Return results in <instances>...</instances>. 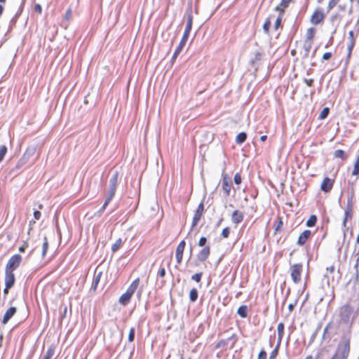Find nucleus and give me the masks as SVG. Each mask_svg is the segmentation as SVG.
Returning <instances> with one entry per match:
<instances>
[{"label": "nucleus", "instance_id": "nucleus-6", "mask_svg": "<svg viewBox=\"0 0 359 359\" xmlns=\"http://www.w3.org/2000/svg\"><path fill=\"white\" fill-rule=\"evenodd\" d=\"M352 313L353 309L350 306L345 305L342 306L340 309L341 320L344 323H348L350 320Z\"/></svg>", "mask_w": 359, "mask_h": 359}, {"label": "nucleus", "instance_id": "nucleus-9", "mask_svg": "<svg viewBox=\"0 0 359 359\" xmlns=\"http://www.w3.org/2000/svg\"><path fill=\"white\" fill-rule=\"evenodd\" d=\"M231 187L232 182L231 181V179L227 177L226 175L224 176L222 180V188L225 196H227L230 194Z\"/></svg>", "mask_w": 359, "mask_h": 359}, {"label": "nucleus", "instance_id": "nucleus-24", "mask_svg": "<svg viewBox=\"0 0 359 359\" xmlns=\"http://www.w3.org/2000/svg\"><path fill=\"white\" fill-rule=\"evenodd\" d=\"M247 138V134L244 132L238 134L236 138V142L238 144H243Z\"/></svg>", "mask_w": 359, "mask_h": 359}, {"label": "nucleus", "instance_id": "nucleus-63", "mask_svg": "<svg viewBox=\"0 0 359 359\" xmlns=\"http://www.w3.org/2000/svg\"><path fill=\"white\" fill-rule=\"evenodd\" d=\"M26 248H27V245H26V244H25V245H23L22 246H21V247L19 248V250H20V252H24Z\"/></svg>", "mask_w": 359, "mask_h": 359}, {"label": "nucleus", "instance_id": "nucleus-48", "mask_svg": "<svg viewBox=\"0 0 359 359\" xmlns=\"http://www.w3.org/2000/svg\"><path fill=\"white\" fill-rule=\"evenodd\" d=\"M229 233H230V230H229V227H226L224 228L222 231V236L226 238L229 237Z\"/></svg>", "mask_w": 359, "mask_h": 359}, {"label": "nucleus", "instance_id": "nucleus-22", "mask_svg": "<svg viewBox=\"0 0 359 359\" xmlns=\"http://www.w3.org/2000/svg\"><path fill=\"white\" fill-rule=\"evenodd\" d=\"M237 313L241 318H246L248 316V306L246 305H242L239 306L237 311Z\"/></svg>", "mask_w": 359, "mask_h": 359}, {"label": "nucleus", "instance_id": "nucleus-16", "mask_svg": "<svg viewBox=\"0 0 359 359\" xmlns=\"http://www.w3.org/2000/svg\"><path fill=\"white\" fill-rule=\"evenodd\" d=\"M311 232L310 230H304L299 236L297 244L303 245L306 243L308 238L310 237Z\"/></svg>", "mask_w": 359, "mask_h": 359}, {"label": "nucleus", "instance_id": "nucleus-21", "mask_svg": "<svg viewBox=\"0 0 359 359\" xmlns=\"http://www.w3.org/2000/svg\"><path fill=\"white\" fill-rule=\"evenodd\" d=\"M130 298L131 297L130 295H128V293H126V292L120 297L119 298V303L122 305H127L130 300Z\"/></svg>", "mask_w": 359, "mask_h": 359}, {"label": "nucleus", "instance_id": "nucleus-39", "mask_svg": "<svg viewBox=\"0 0 359 359\" xmlns=\"http://www.w3.org/2000/svg\"><path fill=\"white\" fill-rule=\"evenodd\" d=\"M329 111H330L329 108H327V107H325V108L322 110V111L320 112V115H319V118H320V119H324V118H325L328 116Z\"/></svg>", "mask_w": 359, "mask_h": 359}, {"label": "nucleus", "instance_id": "nucleus-57", "mask_svg": "<svg viewBox=\"0 0 359 359\" xmlns=\"http://www.w3.org/2000/svg\"><path fill=\"white\" fill-rule=\"evenodd\" d=\"M41 215V214L40 211L35 210L34 212V219H36V220H39L40 219Z\"/></svg>", "mask_w": 359, "mask_h": 359}, {"label": "nucleus", "instance_id": "nucleus-42", "mask_svg": "<svg viewBox=\"0 0 359 359\" xmlns=\"http://www.w3.org/2000/svg\"><path fill=\"white\" fill-rule=\"evenodd\" d=\"M135 339V328L131 327L130 329L129 334H128V341H133Z\"/></svg>", "mask_w": 359, "mask_h": 359}, {"label": "nucleus", "instance_id": "nucleus-62", "mask_svg": "<svg viewBox=\"0 0 359 359\" xmlns=\"http://www.w3.org/2000/svg\"><path fill=\"white\" fill-rule=\"evenodd\" d=\"M334 270V266H331L329 268H327V271H330V273H332Z\"/></svg>", "mask_w": 359, "mask_h": 359}, {"label": "nucleus", "instance_id": "nucleus-58", "mask_svg": "<svg viewBox=\"0 0 359 359\" xmlns=\"http://www.w3.org/2000/svg\"><path fill=\"white\" fill-rule=\"evenodd\" d=\"M165 275V269L164 267L161 268L158 272V276L161 278L164 277Z\"/></svg>", "mask_w": 359, "mask_h": 359}, {"label": "nucleus", "instance_id": "nucleus-54", "mask_svg": "<svg viewBox=\"0 0 359 359\" xmlns=\"http://www.w3.org/2000/svg\"><path fill=\"white\" fill-rule=\"evenodd\" d=\"M332 57V53L330 52H327L323 54V60H327Z\"/></svg>", "mask_w": 359, "mask_h": 359}, {"label": "nucleus", "instance_id": "nucleus-32", "mask_svg": "<svg viewBox=\"0 0 359 359\" xmlns=\"http://www.w3.org/2000/svg\"><path fill=\"white\" fill-rule=\"evenodd\" d=\"M334 156L335 158H341L342 160H344L346 158L344 151L343 150H341V149L336 150L334 151Z\"/></svg>", "mask_w": 359, "mask_h": 359}, {"label": "nucleus", "instance_id": "nucleus-51", "mask_svg": "<svg viewBox=\"0 0 359 359\" xmlns=\"http://www.w3.org/2000/svg\"><path fill=\"white\" fill-rule=\"evenodd\" d=\"M266 352L264 350H262L259 355L257 359H266Z\"/></svg>", "mask_w": 359, "mask_h": 359}, {"label": "nucleus", "instance_id": "nucleus-55", "mask_svg": "<svg viewBox=\"0 0 359 359\" xmlns=\"http://www.w3.org/2000/svg\"><path fill=\"white\" fill-rule=\"evenodd\" d=\"M304 81L306 83L308 86H311L313 83V79H304Z\"/></svg>", "mask_w": 359, "mask_h": 359}, {"label": "nucleus", "instance_id": "nucleus-50", "mask_svg": "<svg viewBox=\"0 0 359 359\" xmlns=\"http://www.w3.org/2000/svg\"><path fill=\"white\" fill-rule=\"evenodd\" d=\"M233 180H234V182L236 184H240L241 183V175L238 173H236L234 175Z\"/></svg>", "mask_w": 359, "mask_h": 359}, {"label": "nucleus", "instance_id": "nucleus-13", "mask_svg": "<svg viewBox=\"0 0 359 359\" xmlns=\"http://www.w3.org/2000/svg\"><path fill=\"white\" fill-rule=\"evenodd\" d=\"M16 308L15 306L10 307L4 313L2 319V323L6 325L10 319L15 315L16 313Z\"/></svg>", "mask_w": 359, "mask_h": 359}, {"label": "nucleus", "instance_id": "nucleus-19", "mask_svg": "<svg viewBox=\"0 0 359 359\" xmlns=\"http://www.w3.org/2000/svg\"><path fill=\"white\" fill-rule=\"evenodd\" d=\"M278 331V343L280 344L283 333H284V324L283 323H279L277 327Z\"/></svg>", "mask_w": 359, "mask_h": 359}, {"label": "nucleus", "instance_id": "nucleus-17", "mask_svg": "<svg viewBox=\"0 0 359 359\" xmlns=\"http://www.w3.org/2000/svg\"><path fill=\"white\" fill-rule=\"evenodd\" d=\"M140 284V278H137L135 279L132 283L130 285V286L128 287L127 290L126 291V293L128 294L130 297L133 296L135 290H137L138 285Z\"/></svg>", "mask_w": 359, "mask_h": 359}, {"label": "nucleus", "instance_id": "nucleus-30", "mask_svg": "<svg viewBox=\"0 0 359 359\" xmlns=\"http://www.w3.org/2000/svg\"><path fill=\"white\" fill-rule=\"evenodd\" d=\"M123 243V241L121 238H118L116 241V242L111 246V250L113 252H116Z\"/></svg>", "mask_w": 359, "mask_h": 359}, {"label": "nucleus", "instance_id": "nucleus-36", "mask_svg": "<svg viewBox=\"0 0 359 359\" xmlns=\"http://www.w3.org/2000/svg\"><path fill=\"white\" fill-rule=\"evenodd\" d=\"M48 248V243L46 237H44L43 238V246H42V256L43 257H44L45 255L46 254Z\"/></svg>", "mask_w": 359, "mask_h": 359}, {"label": "nucleus", "instance_id": "nucleus-46", "mask_svg": "<svg viewBox=\"0 0 359 359\" xmlns=\"http://www.w3.org/2000/svg\"><path fill=\"white\" fill-rule=\"evenodd\" d=\"M111 201V199H108V198L106 197L104 204L100 209L99 212H103Z\"/></svg>", "mask_w": 359, "mask_h": 359}, {"label": "nucleus", "instance_id": "nucleus-52", "mask_svg": "<svg viewBox=\"0 0 359 359\" xmlns=\"http://www.w3.org/2000/svg\"><path fill=\"white\" fill-rule=\"evenodd\" d=\"M353 46H354V40H352L351 41H350V43L348 45V57L351 55V53L352 49L353 48Z\"/></svg>", "mask_w": 359, "mask_h": 359}, {"label": "nucleus", "instance_id": "nucleus-23", "mask_svg": "<svg viewBox=\"0 0 359 359\" xmlns=\"http://www.w3.org/2000/svg\"><path fill=\"white\" fill-rule=\"evenodd\" d=\"M36 152V147L34 146L29 147L26 151L24 154L25 158L29 160V158L32 156Z\"/></svg>", "mask_w": 359, "mask_h": 359}, {"label": "nucleus", "instance_id": "nucleus-8", "mask_svg": "<svg viewBox=\"0 0 359 359\" xmlns=\"http://www.w3.org/2000/svg\"><path fill=\"white\" fill-rule=\"evenodd\" d=\"M187 20L185 29H184L183 35L189 36L190 34L191 28H192V22H193V16L191 15V8L187 11Z\"/></svg>", "mask_w": 359, "mask_h": 359}, {"label": "nucleus", "instance_id": "nucleus-29", "mask_svg": "<svg viewBox=\"0 0 359 359\" xmlns=\"http://www.w3.org/2000/svg\"><path fill=\"white\" fill-rule=\"evenodd\" d=\"M186 243L184 241H182L177 246L175 254H182L183 255L184 248H185Z\"/></svg>", "mask_w": 359, "mask_h": 359}, {"label": "nucleus", "instance_id": "nucleus-28", "mask_svg": "<svg viewBox=\"0 0 359 359\" xmlns=\"http://www.w3.org/2000/svg\"><path fill=\"white\" fill-rule=\"evenodd\" d=\"M317 222V217L314 215L310 216L309 219L306 221V226L311 227L314 226Z\"/></svg>", "mask_w": 359, "mask_h": 359}, {"label": "nucleus", "instance_id": "nucleus-25", "mask_svg": "<svg viewBox=\"0 0 359 359\" xmlns=\"http://www.w3.org/2000/svg\"><path fill=\"white\" fill-rule=\"evenodd\" d=\"M292 0H282L278 6L275 8L276 11L280 12L281 9L287 8Z\"/></svg>", "mask_w": 359, "mask_h": 359}, {"label": "nucleus", "instance_id": "nucleus-5", "mask_svg": "<svg viewBox=\"0 0 359 359\" xmlns=\"http://www.w3.org/2000/svg\"><path fill=\"white\" fill-rule=\"evenodd\" d=\"M302 271V264H295L290 267L291 277L292 280L297 283L301 280V273Z\"/></svg>", "mask_w": 359, "mask_h": 359}, {"label": "nucleus", "instance_id": "nucleus-47", "mask_svg": "<svg viewBox=\"0 0 359 359\" xmlns=\"http://www.w3.org/2000/svg\"><path fill=\"white\" fill-rule=\"evenodd\" d=\"M270 26H271V22H270L269 19H268L265 21V22L263 25V29L265 32L267 33L269 32Z\"/></svg>", "mask_w": 359, "mask_h": 359}, {"label": "nucleus", "instance_id": "nucleus-10", "mask_svg": "<svg viewBox=\"0 0 359 359\" xmlns=\"http://www.w3.org/2000/svg\"><path fill=\"white\" fill-rule=\"evenodd\" d=\"M210 253V246H205L197 254L198 260L201 262H205L208 258Z\"/></svg>", "mask_w": 359, "mask_h": 359}, {"label": "nucleus", "instance_id": "nucleus-40", "mask_svg": "<svg viewBox=\"0 0 359 359\" xmlns=\"http://www.w3.org/2000/svg\"><path fill=\"white\" fill-rule=\"evenodd\" d=\"M202 275V272L196 273L191 276V280L199 283L201 280Z\"/></svg>", "mask_w": 359, "mask_h": 359}, {"label": "nucleus", "instance_id": "nucleus-61", "mask_svg": "<svg viewBox=\"0 0 359 359\" xmlns=\"http://www.w3.org/2000/svg\"><path fill=\"white\" fill-rule=\"evenodd\" d=\"M348 39H350V41H351L352 40H354L353 39V31H350L348 32Z\"/></svg>", "mask_w": 359, "mask_h": 359}, {"label": "nucleus", "instance_id": "nucleus-27", "mask_svg": "<svg viewBox=\"0 0 359 359\" xmlns=\"http://www.w3.org/2000/svg\"><path fill=\"white\" fill-rule=\"evenodd\" d=\"M198 299V291L196 288H192L189 292V299L191 302H195Z\"/></svg>", "mask_w": 359, "mask_h": 359}, {"label": "nucleus", "instance_id": "nucleus-35", "mask_svg": "<svg viewBox=\"0 0 359 359\" xmlns=\"http://www.w3.org/2000/svg\"><path fill=\"white\" fill-rule=\"evenodd\" d=\"M280 344H278V343L277 344V345L275 347V348L270 353V356H269V359H276V356L278 355V349H279Z\"/></svg>", "mask_w": 359, "mask_h": 359}, {"label": "nucleus", "instance_id": "nucleus-44", "mask_svg": "<svg viewBox=\"0 0 359 359\" xmlns=\"http://www.w3.org/2000/svg\"><path fill=\"white\" fill-rule=\"evenodd\" d=\"M359 174V162H355L353 170L352 172L353 175H358Z\"/></svg>", "mask_w": 359, "mask_h": 359}, {"label": "nucleus", "instance_id": "nucleus-59", "mask_svg": "<svg viewBox=\"0 0 359 359\" xmlns=\"http://www.w3.org/2000/svg\"><path fill=\"white\" fill-rule=\"evenodd\" d=\"M346 208L352 209V196L348 198Z\"/></svg>", "mask_w": 359, "mask_h": 359}, {"label": "nucleus", "instance_id": "nucleus-37", "mask_svg": "<svg viewBox=\"0 0 359 359\" xmlns=\"http://www.w3.org/2000/svg\"><path fill=\"white\" fill-rule=\"evenodd\" d=\"M54 352V348L51 347L49 348L46 351L45 355L43 356V359H50L53 357Z\"/></svg>", "mask_w": 359, "mask_h": 359}, {"label": "nucleus", "instance_id": "nucleus-45", "mask_svg": "<svg viewBox=\"0 0 359 359\" xmlns=\"http://www.w3.org/2000/svg\"><path fill=\"white\" fill-rule=\"evenodd\" d=\"M341 19V17L338 14H334L333 15L331 16L330 18V21L332 24H334L336 22H338Z\"/></svg>", "mask_w": 359, "mask_h": 359}, {"label": "nucleus", "instance_id": "nucleus-26", "mask_svg": "<svg viewBox=\"0 0 359 359\" xmlns=\"http://www.w3.org/2000/svg\"><path fill=\"white\" fill-rule=\"evenodd\" d=\"M352 217V209L346 208L344 213V218L343 220V226L346 228V221L348 218Z\"/></svg>", "mask_w": 359, "mask_h": 359}, {"label": "nucleus", "instance_id": "nucleus-60", "mask_svg": "<svg viewBox=\"0 0 359 359\" xmlns=\"http://www.w3.org/2000/svg\"><path fill=\"white\" fill-rule=\"evenodd\" d=\"M71 15H72V11H71V10H70V9H68V10L67 11V12H66V14H65V18H66V19H69V18H70Z\"/></svg>", "mask_w": 359, "mask_h": 359}, {"label": "nucleus", "instance_id": "nucleus-18", "mask_svg": "<svg viewBox=\"0 0 359 359\" xmlns=\"http://www.w3.org/2000/svg\"><path fill=\"white\" fill-rule=\"evenodd\" d=\"M243 218H244L243 214L241 212H240L239 210H235L233 212L232 216H231V220H232L233 223L238 224L243 220Z\"/></svg>", "mask_w": 359, "mask_h": 359}, {"label": "nucleus", "instance_id": "nucleus-33", "mask_svg": "<svg viewBox=\"0 0 359 359\" xmlns=\"http://www.w3.org/2000/svg\"><path fill=\"white\" fill-rule=\"evenodd\" d=\"M102 276V272H99L94 278L92 285V288L95 290L97 286V284L100 282V278Z\"/></svg>", "mask_w": 359, "mask_h": 359}, {"label": "nucleus", "instance_id": "nucleus-1", "mask_svg": "<svg viewBox=\"0 0 359 359\" xmlns=\"http://www.w3.org/2000/svg\"><path fill=\"white\" fill-rule=\"evenodd\" d=\"M350 352V339L341 340L337 348V350L331 359H347Z\"/></svg>", "mask_w": 359, "mask_h": 359}, {"label": "nucleus", "instance_id": "nucleus-41", "mask_svg": "<svg viewBox=\"0 0 359 359\" xmlns=\"http://www.w3.org/2000/svg\"><path fill=\"white\" fill-rule=\"evenodd\" d=\"M340 0H330L328 6H327V12L332 10L339 1Z\"/></svg>", "mask_w": 359, "mask_h": 359}, {"label": "nucleus", "instance_id": "nucleus-43", "mask_svg": "<svg viewBox=\"0 0 359 359\" xmlns=\"http://www.w3.org/2000/svg\"><path fill=\"white\" fill-rule=\"evenodd\" d=\"M28 159H27L26 158H25V156H23L20 159V161L18 162L17 165H16V167L17 168H20L22 167L23 165H25L27 162Z\"/></svg>", "mask_w": 359, "mask_h": 359}, {"label": "nucleus", "instance_id": "nucleus-64", "mask_svg": "<svg viewBox=\"0 0 359 359\" xmlns=\"http://www.w3.org/2000/svg\"><path fill=\"white\" fill-rule=\"evenodd\" d=\"M294 305L292 304H289L288 309L290 310V311H292L294 309Z\"/></svg>", "mask_w": 359, "mask_h": 359}, {"label": "nucleus", "instance_id": "nucleus-20", "mask_svg": "<svg viewBox=\"0 0 359 359\" xmlns=\"http://www.w3.org/2000/svg\"><path fill=\"white\" fill-rule=\"evenodd\" d=\"M312 47V42L309 41H305L303 45V48L304 50V57H307L309 56V52Z\"/></svg>", "mask_w": 359, "mask_h": 359}, {"label": "nucleus", "instance_id": "nucleus-56", "mask_svg": "<svg viewBox=\"0 0 359 359\" xmlns=\"http://www.w3.org/2000/svg\"><path fill=\"white\" fill-rule=\"evenodd\" d=\"M176 260L177 264H180L182 260L183 255L182 254H175Z\"/></svg>", "mask_w": 359, "mask_h": 359}, {"label": "nucleus", "instance_id": "nucleus-4", "mask_svg": "<svg viewBox=\"0 0 359 359\" xmlns=\"http://www.w3.org/2000/svg\"><path fill=\"white\" fill-rule=\"evenodd\" d=\"M238 338L235 334H233L231 337H228L226 339L220 340L216 345L217 348H224L229 347V348H232L237 341Z\"/></svg>", "mask_w": 359, "mask_h": 359}, {"label": "nucleus", "instance_id": "nucleus-49", "mask_svg": "<svg viewBox=\"0 0 359 359\" xmlns=\"http://www.w3.org/2000/svg\"><path fill=\"white\" fill-rule=\"evenodd\" d=\"M207 243V238L205 237H201L198 241V245L201 247H205Z\"/></svg>", "mask_w": 359, "mask_h": 359}, {"label": "nucleus", "instance_id": "nucleus-38", "mask_svg": "<svg viewBox=\"0 0 359 359\" xmlns=\"http://www.w3.org/2000/svg\"><path fill=\"white\" fill-rule=\"evenodd\" d=\"M6 152H7V147L4 145H1L0 147V162H1L2 160L4 159Z\"/></svg>", "mask_w": 359, "mask_h": 359}, {"label": "nucleus", "instance_id": "nucleus-15", "mask_svg": "<svg viewBox=\"0 0 359 359\" xmlns=\"http://www.w3.org/2000/svg\"><path fill=\"white\" fill-rule=\"evenodd\" d=\"M188 38H189V36H187L184 35L182 36V38L180 42V44L178 45V46L177 47V48L175 49V50L174 52V54L172 57V60L175 59L177 57V55L180 53V52L182 51V48H184L185 43H187Z\"/></svg>", "mask_w": 359, "mask_h": 359}, {"label": "nucleus", "instance_id": "nucleus-2", "mask_svg": "<svg viewBox=\"0 0 359 359\" xmlns=\"http://www.w3.org/2000/svg\"><path fill=\"white\" fill-rule=\"evenodd\" d=\"M118 172L115 171L113 172L111 177H110L109 182V189L107 192L106 197L108 198V199H112L114 197L116 187L118 184Z\"/></svg>", "mask_w": 359, "mask_h": 359}, {"label": "nucleus", "instance_id": "nucleus-34", "mask_svg": "<svg viewBox=\"0 0 359 359\" xmlns=\"http://www.w3.org/2000/svg\"><path fill=\"white\" fill-rule=\"evenodd\" d=\"M314 34H315V29L313 28H309L306 32V41H311L312 39L313 38Z\"/></svg>", "mask_w": 359, "mask_h": 359}, {"label": "nucleus", "instance_id": "nucleus-7", "mask_svg": "<svg viewBox=\"0 0 359 359\" xmlns=\"http://www.w3.org/2000/svg\"><path fill=\"white\" fill-rule=\"evenodd\" d=\"M203 211H204V205L201 202L198 205V208H197L196 210L195 211V213H194V218H193V221H192V225H191L192 228H194V226H196L197 225V224L198 223L199 220L201 219V217L202 216V214H203Z\"/></svg>", "mask_w": 359, "mask_h": 359}, {"label": "nucleus", "instance_id": "nucleus-31", "mask_svg": "<svg viewBox=\"0 0 359 359\" xmlns=\"http://www.w3.org/2000/svg\"><path fill=\"white\" fill-rule=\"evenodd\" d=\"M283 13H284V11H283V9H281V11L279 12V15H278V18H276V20L274 24V28L276 29H277L280 25Z\"/></svg>", "mask_w": 359, "mask_h": 359}, {"label": "nucleus", "instance_id": "nucleus-3", "mask_svg": "<svg viewBox=\"0 0 359 359\" xmlns=\"http://www.w3.org/2000/svg\"><path fill=\"white\" fill-rule=\"evenodd\" d=\"M22 262V257L20 255H13L6 266V271L13 272L20 264Z\"/></svg>", "mask_w": 359, "mask_h": 359}, {"label": "nucleus", "instance_id": "nucleus-12", "mask_svg": "<svg viewBox=\"0 0 359 359\" xmlns=\"http://www.w3.org/2000/svg\"><path fill=\"white\" fill-rule=\"evenodd\" d=\"M325 15L322 11L316 10L311 18V22L312 24L316 25L321 22L324 19Z\"/></svg>", "mask_w": 359, "mask_h": 359}, {"label": "nucleus", "instance_id": "nucleus-53", "mask_svg": "<svg viewBox=\"0 0 359 359\" xmlns=\"http://www.w3.org/2000/svg\"><path fill=\"white\" fill-rule=\"evenodd\" d=\"M34 11H36L39 13H41L42 8H41V5L39 4H35L34 7Z\"/></svg>", "mask_w": 359, "mask_h": 359}, {"label": "nucleus", "instance_id": "nucleus-14", "mask_svg": "<svg viewBox=\"0 0 359 359\" xmlns=\"http://www.w3.org/2000/svg\"><path fill=\"white\" fill-rule=\"evenodd\" d=\"M332 187L333 181L329 177H325L324 178L321 184L320 188L322 191H323L325 193H327L332 189Z\"/></svg>", "mask_w": 359, "mask_h": 359}, {"label": "nucleus", "instance_id": "nucleus-11", "mask_svg": "<svg viewBox=\"0 0 359 359\" xmlns=\"http://www.w3.org/2000/svg\"><path fill=\"white\" fill-rule=\"evenodd\" d=\"M15 280L13 272L5 270V285L7 288H11L14 285Z\"/></svg>", "mask_w": 359, "mask_h": 359}]
</instances>
